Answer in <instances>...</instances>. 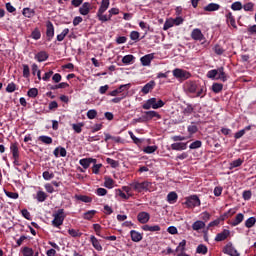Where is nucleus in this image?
I'll return each instance as SVG.
<instances>
[{"label": "nucleus", "mask_w": 256, "mask_h": 256, "mask_svg": "<svg viewBox=\"0 0 256 256\" xmlns=\"http://www.w3.org/2000/svg\"><path fill=\"white\" fill-rule=\"evenodd\" d=\"M35 59H37L39 63H43V61H47L49 59V54L45 51H40L36 54Z\"/></svg>", "instance_id": "nucleus-27"}, {"label": "nucleus", "mask_w": 256, "mask_h": 256, "mask_svg": "<svg viewBox=\"0 0 256 256\" xmlns=\"http://www.w3.org/2000/svg\"><path fill=\"white\" fill-rule=\"evenodd\" d=\"M68 234L74 238L81 237L83 235V233H81L79 230H76V229H69Z\"/></svg>", "instance_id": "nucleus-58"}, {"label": "nucleus", "mask_w": 256, "mask_h": 256, "mask_svg": "<svg viewBox=\"0 0 256 256\" xmlns=\"http://www.w3.org/2000/svg\"><path fill=\"white\" fill-rule=\"evenodd\" d=\"M46 37L47 41H52L55 37V26H53L52 21L46 22Z\"/></svg>", "instance_id": "nucleus-8"}, {"label": "nucleus", "mask_w": 256, "mask_h": 256, "mask_svg": "<svg viewBox=\"0 0 256 256\" xmlns=\"http://www.w3.org/2000/svg\"><path fill=\"white\" fill-rule=\"evenodd\" d=\"M23 77L25 79H29L31 77V70L29 69V65L23 64Z\"/></svg>", "instance_id": "nucleus-51"}, {"label": "nucleus", "mask_w": 256, "mask_h": 256, "mask_svg": "<svg viewBox=\"0 0 256 256\" xmlns=\"http://www.w3.org/2000/svg\"><path fill=\"white\" fill-rule=\"evenodd\" d=\"M187 149V143L185 142H176L171 144L172 151H185Z\"/></svg>", "instance_id": "nucleus-19"}, {"label": "nucleus", "mask_w": 256, "mask_h": 256, "mask_svg": "<svg viewBox=\"0 0 256 256\" xmlns=\"http://www.w3.org/2000/svg\"><path fill=\"white\" fill-rule=\"evenodd\" d=\"M113 185H115V181L112 180V178L105 177L104 187H106V189H113Z\"/></svg>", "instance_id": "nucleus-44"}, {"label": "nucleus", "mask_w": 256, "mask_h": 256, "mask_svg": "<svg viewBox=\"0 0 256 256\" xmlns=\"http://www.w3.org/2000/svg\"><path fill=\"white\" fill-rule=\"evenodd\" d=\"M130 236L134 243H139L140 241H143V234L137 232V230H131Z\"/></svg>", "instance_id": "nucleus-21"}, {"label": "nucleus", "mask_w": 256, "mask_h": 256, "mask_svg": "<svg viewBox=\"0 0 256 256\" xmlns=\"http://www.w3.org/2000/svg\"><path fill=\"white\" fill-rule=\"evenodd\" d=\"M80 165L83 169H89L91 167V163H97V159L95 158H83L79 160Z\"/></svg>", "instance_id": "nucleus-16"}, {"label": "nucleus", "mask_w": 256, "mask_h": 256, "mask_svg": "<svg viewBox=\"0 0 256 256\" xmlns=\"http://www.w3.org/2000/svg\"><path fill=\"white\" fill-rule=\"evenodd\" d=\"M193 111H195V106L187 104L186 107L183 109V114L189 117V115H192Z\"/></svg>", "instance_id": "nucleus-41"}, {"label": "nucleus", "mask_w": 256, "mask_h": 256, "mask_svg": "<svg viewBox=\"0 0 256 256\" xmlns=\"http://www.w3.org/2000/svg\"><path fill=\"white\" fill-rule=\"evenodd\" d=\"M231 9L232 11H241V9H243V4L239 1H236L232 3Z\"/></svg>", "instance_id": "nucleus-57"}, {"label": "nucleus", "mask_w": 256, "mask_h": 256, "mask_svg": "<svg viewBox=\"0 0 256 256\" xmlns=\"http://www.w3.org/2000/svg\"><path fill=\"white\" fill-rule=\"evenodd\" d=\"M219 9H221V5L217 3H210L204 7V11L208 12L219 11Z\"/></svg>", "instance_id": "nucleus-30"}, {"label": "nucleus", "mask_w": 256, "mask_h": 256, "mask_svg": "<svg viewBox=\"0 0 256 256\" xmlns=\"http://www.w3.org/2000/svg\"><path fill=\"white\" fill-rule=\"evenodd\" d=\"M143 231H150L151 233H155L157 231H161V226L159 225H154L150 226L148 224L142 226Z\"/></svg>", "instance_id": "nucleus-29"}, {"label": "nucleus", "mask_w": 256, "mask_h": 256, "mask_svg": "<svg viewBox=\"0 0 256 256\" xmlns=\"http://www.w3.org/2000/svg\"><path fill=\"white\" fill-rule=\"evenodd\" d=\"M88 119H95L97 117V110L91 109L87 112Z\"/></svg>", "instance_id": "nucleus-63"}, {"label": "nucleus", "mask_w": 256, "mask_h": 256, "mask_svg": "<svg viewBox=\"0 0 256 256\" xmlns=\"http://www.w3.org/2000/svg\"><path fill=\"white\" fill-rule=\"evenodd\" d=\"M14 91H17V84L14 82H11L6 87L7 93H14Z\"/></svg>", "instance_id": "nucleus-55"}, {"label": "nucleus", "mask_w": 256, "mask_h": 256, "mask_svg": "<svg viewBox=\"0 0 256 256\" xmlns=\"http://www.w3.org/2000/svg\"><path fill=\"white\" fill-rule=\"evenodd\" d=\"M90 243L92 244V247L96 249V251H103V246H101V242H99V239H97V237L91 235Z\"/></svg>", "instance_id": "nucleus-20"}, {"label": "nucleus", "mask_w": 256, "mask_h": 256, "mask_svg": "<svg viewBox=\"0 0 256 256\" xmlns=\"http://www.w3.org/2000/svg\"><path fill=\"white\" fill-rule=\"evenodd\" d=\"M54 219L52 220V226L56 227L57 229L61 228V225H63V221H65V210L64 209H58L56 213L53 214Z\"/></svg>", "instance_id": "nucleus-3"}, {"label": "nucleus", "mask_w": 256, "mask_h": 256, "mask_svg": "<svg viewBox=\"0 0 256 256\" xmlns=\"http://www.w3.org/2000/svg\"><path fill=\"white\" fill-rule=\"evenodd\" d=\"M38 141H41L42 143H44V145H51V143H53V138H51L50 136H39L38 137Z\"/></svg>", "instance_id": "nucleus-37"}, {"label": "nucleus", "mask_w": 256, "mask_h": 256, "mask_svg": "<svg viewBox=\"0 0 256 256\" xmlns=\"http://www.w3.org/2000/svg\"><path fill=\"white\" fill-rule=\"evenodd\" d=\"M54 157H67V150L61 146L56 147L53 151Z\"/></svg>", "instance_id": "nucleus-26"}, {"label": "nucleus", "mask_w": 256, "mask_h": 256, "mask_svg": "<svg viewBox=\"0 0 256 256\" xmlns=\"http://www.w3.org/2000/svg\"><path fill=\"white\" fill-rule=\"evenodd\" d=\"M130 87H131V84L120 85L117 89L109 92L108 95L110 97H117V95H119V93H123V91H129Z\"/></svg>", "instance_id": "nucleus-9"}, {"label": "nucleus", "mask_w": 256, "mask_h": 256, "mask_svg": "<svg viewBox=\"0 0 256 256\" xmlns=\"http://www.w3.org/2000/svg\"><path fill=\"white\" fill-rule=\"evenodd\" d=\"M185 247H187V240H182L176 247L175 253H177L178 256H189V254L185 253Z\"/></svg>", "instance_id": "nucleus-12"}, {"label": "nucleus", "mask_w": 256, "mask_h": 256, "mask_svg": "<svg viewBox=\"0 0 256 256\" xmlns=\"http://www.w3.org/2000/svg\"><path fill=\"white\" fill-rule=\"evenodd\" d=\"M185 89L187 93H196L197 89H199V84L195 81H188L185 84Z\"/></svg>", "instance_id": "nucleus-14"}, {"label": "nucleus", "mask_w": 256, "mask_h": 256, "mask_svg": "<svg viewBox=\"0 0 256 256\" xmlns=\"http://www.w3.org/2000/svg\"><path fill=\"white\" fill-rule=\"evenodd\" d=\"M161 107H165V102L157 98H150L142 105V109H145L146 111H149V109H161Z\"/></svg>", "instance_id": "nucleus-2"}, {"label": "nucleus", "mask_w": 256, "mask_h": 256, "mask_svg": "<svg viewBox=\"0 0 256 256\" xmlns=\"http://www.w3.org/2000/svg\"><path fill=\"white\" fill-rule=\"evenodd\" d=\"M173 25H175L173 22V19L166 20L164 23V26H163V31H168V29H171V27H173Z\"/></svg>", "instance_id": "nucleus-61"}, {"label": "nucleus", "mask_w": 256, "mask_h": 256, "mask_svg": "<svg viewBox=\"0 0 256 256\" xmlns=\"http://www.w3.org/2000/svg\"><path fill=\"white\" fill-rule=\"evenodd\" d=\"M30 38L34 39V41H39L41 39V30L38 27L34 28L30 34Z\"/></svg>", "instance_id": "nucleus-31"}, {"label": "nucleus", "mask_w": 256, "mask_h": 256, "mask_svg": "<svg viewBox=\"0 0 256 256\" xmlns=\"http://www.w3.org/2000/svg\"><path fill=\"white\" fill-rule=\"evenodd\" d=\"M152 89H155V81L151 80L150 82H148L147 84H145L142 89L141 92L144 95H147Z\"/></svg>", "instance_id": "nucleus-23"}, {"label": "nucleus", "mask_w": 256, "mask_h": 256, "mask_svg": "<svg viewBox=\"0 0 256 256\" xmlns=\"http://www.w3.org/2000/svg\"><path fill=\"white\" fill-rule=\"evenodd\" d=\"M254 7L255 4L253 2H248L242 6V9H244V11H253Z\"/></svg>", "instance_id": "nucleus-62"}, {"label": "nucleus", "mask_w": 256, "mask_h": 256, "mask_svg": "<svg viewBox=\"0 0 256 256\" xmlns=\"http://www.w3.org/2000/svg\"><path fill=\"white\" fill-rule=\"evenodd\" d=\"M206 95H207V87L198 86L195 97H201V99H203V97H205Z\"/></svg>", "instance_id": "nucleus-34"}, {"label": "nucleus", "mask_w": 256, "mask_h": 256, "mask_svg": "<svg viewBox=\"0 0 256 256\" xmlns=\"http://www.w3.org/2000/svg\"><path fill=\"white\" fill-rule=\"evenodd\" d=\"M208 251L209 249L205 246V244H200L196 248V253H198L199 255H207Z\"/></svg>", "instance_id": "nucleus-38"}, {"label": "nucleus", "mask_w": 256, "mask_h": 256, "mask_svg": "<svg viewBox=\"0 0 256 256\" xmlns=\"http://www.w3.org/2000/svg\"><path fill=\"white\" fill-rule=\"evenodd\" d=\"M150 186L151 182L149 181L132 182L130 184V187L133 189V191H136V193H143V191H149Z\"/></svg>", "instance_id": "nucleus-4"}, {"label": "nucleus", "mask_w": 256, "mask_h": 256, "mask_svg": "<svg viewBox=\"0 0 256 256\" xmlns=\"http://www.w3.org/2000/svg\"><path fill=\"white\" fill-rule=\"evenodd\" d=\"M155 59V54H146L145 56L141 57L140 61L143 67H149L151 65V61Z\"/></svg>", "instance_id": "nucleus-15"}, {"label": "nucleus", "mask_w": 256, "mask_h": 256, "mask_svg": "<svg viewBox=\"0 0 256 256\" xmlns=\"http://www.w3.org/2000/svg\"><path fill=\"white\" fill-rule=\"evenodd\" d=\"M83 127V123L72 124V129L75 131V133H81V131H83Z\"/></svg>", "instance_id": "nucleus-59"}, {"label": "nucleus", "mask_w": 256, "mask_h": 256, "mask_svg": "<svg viewBox=\"0 0 256 256\" xmlns=\"http://www.w3.org/2000/svg\"><path fill=\"white\" fill-rule=\"evenodd\" d=\"M22 14L24 15V17L31 19V17L35 16V10H33L31 8H24L22 11Z\"/></svg>", "instance_id": "nucleus-40"}, {"label": "nucleus", "mask_w": 256, "mask_h": 256, "mask_svg": "<svg viewBox=\"0 0 256 256\" xmlns=\"http://www.w3.org/2000/svg\"><path fill=\"white\" fill-rule=\"evenodd\" d=\"M95 215H97L96 210H89L83 214V219H85L86 221H91V219H93Z\"/></svg>", "instance_id": "nucleus-35"}, {"label": "nucleus", "mask_w": 256, "mask_h": 256, "mask_svg": "<svg viewBox=\"0 0 256 256\" xmlns=\"http://www.w3.org/2000/svg\"><path fill=\"white\" fill-rule=\"evenodd\" d=\"M222 253L224 255H229V256H241L239 251L233 246V242H228L222 249Z\"/></svg>", "instance_id": "nucleus-7"}, {"label": "nucleus", "mask_w": 256, "mask_h": 256, "mask_svg": "<svg viewBox=\"0 0 256 256\" xmlns=\"http://www.w3.org/2000/svg\"><path fill=\"white\" fill-rule=\"evenodd\" d=\"M212 91H213V93H221L223 91V84L213 83Z\"/></svg>", "instance_id": "nucleus-48"}, {"label": "nucleus", "mask_w": 256, "mask_h": 256, "mask_svg": "<svg viewBox=\"0 0 256 256\" xmlns=\"http://www.w3.org/2000/svg\"><path fill=\"white\" fill-rule=\"evenodd\" d=\"M191 38L194 41H205V35H203V32H201V29H199V28L192 30Z\"/></svg>", "instance_id": "nucleus-11"}, {"label": "nucleus", "mask_w": 256, "mask_h": 256, "mask_svg": "<svg viewBox=\"0 0 256 256\" xmlns=\"http://www.w3.org/2000/svg\"><path fill=\"white\" fill-rule=\"evenodd\" d=\"M187 131L189 135H195V133L199 131V127L196 126L195 122H192L190 125H188Z\"/></svg>", "instance_id": "nucleus-39"}, {"label": "nucleus", "mask_w": 256, "mask_h": 256, "mask_svg": "<svg viewBox=\"0 0 256 256\" xmlns=\"http://www.w3.org/2000/svg\"><path fill=\"white\" fill-rule=\"evenodd\" d=\"M133 59H135V56L126 55L122 58V63H124V65H131V63H133Z\"/></svg>", "instance_id": "nucleus-49"}, {"label": "nucleus", "mask_w": 256, "mask_h": 256, "mask_svg": "<svg viewBox=\"0 0 256 256\" xmlns=\"http://www.w3.org/2000/svg\"><path fill=\"white\" fill-rule=\"evenodd\" d=\"M193 231H200V229H205V222L197 220L192 224Z\"/></svg>", "instance_id": "nucleus-33"}, {"label": "nucleus", "mask_w": 256, "mask_h": 256, "mask_svg": "<svg viewBox=\"0 0 256 256\" xmlns=\"http://www.w3.org/2000/svg\"><path fill=\"white\" fill-rule=\"evenodd\" d=\"M184 205H186L188 209H195V207H199L201 205V200L199 199V196L192 195L186 198Z\"/></svg>", "instance_id": "nucleus-5"}, {"label": "nucleus", "mask_w": 256, "mask_h": 256, "mask_svg": "<svg viewBox=\"0 0 256 256\" xmlns=\"http://www.w3.org/2000/svg\"><path fill=\"white\" fill-rule=\"evenodd\" d=\"M158 147L156 145L154 146H147L143 149V151L147 154V155H151V153H155V151H157Z\"/></svg>", "instance_id": "nucleus-56"}, {"label": "nucleus", "mask_w": 256, "mask_h": 256, "mask_svg": "<svg viewBox=\"0 0 256 256\" xmlns=\"http://www.w3.org/2000/svg\"><path fill=\"white\" fill-rule=\"evenodd\" d=\"M28 97L35 99L39 95V90L37 88H30L27 92Z\"/></svg>", "instance_id": "nucleus-47"}, {"label": "nucleus", "mask_w": 256, "mask_h": 256, "mask_svg": "<svg viewBox=\"0 0 256 256\" xmlns=\"http://www.w3.org/2000/svg\"><path fill=\"white\" fill-rule=\"evenodd\" d=\"M47 197L48 195L44 191H38L36 194V199L39 203H43L44 201H46Z\"/></svg>", "instance_id": "nucleus-36"}, {"label": "nucleus", "mask_w": 256, "mask_h": 256, "mask_svg": "<svg viewBox=\"0 0 256 256\" xmlns=\"http://www.w3.org/2000/svg\"><path fill=\"white\" fill-rule=\"evenodd\" d=\"M91 11V4L89 2H84L82 6L79 8L80 15H89Z\"/></svg>", "instance_id": "nucleus-22"}, {"label": "nucleus", "mask_w": 256, "mask_h": 256, "mask_svg": "<svg viewBox=\"0 0 256 256\" xmlns=\"http://www.w3.org/2000/svg\"><path fill=\"white\" fill-rule=\"evenodd\" d=\"M22 255L23 256H39V252L33 251V248L24 247L22 249Z\"/></svg>", "instance_id": "nucleus-28"}, {"label": "nucleus", "mask_w": 256, "mask_h": 256, "mask_svg": "<svg viewBox=\"0 0 256 256\" xmlns=\"http://www.w3.org/2000/svg\"><path fill=\"white\" fill-rule=\"evenodd\" d=\"M116 195H118V197H121L122 199H125V201H127V200H129V198L133 197V195L125 194L124 191L121 189H116Z\"/></svg>", "instance_id": "nucleus-50"}, {"label": "nucleus", "mask_w": 256, "mask_h": 256, "mask_svg": "<svg viewBox=\"0 0 256 256\" xmlns=\"http://www.w3.org/2000/svg\"><path fill=\"white\" fill-rule=\"evenodd\" d=\"M128 135H130V138L132 139L133 143H135V145H141L143 143V139L137 138L132 131H129Z\"/></svg>", "instance_id": "nucleus-43"}, {"label": "nucleus", "mask_w": 256, "mask_h": 256, "mask_svg": "<svg viewBox=\"0 0 256 256\" xmlns=\"http://www.w3.org/2000/svg\"><path fill=\"white\" fill-rule=\"evenodd\" d=\"M110 2L109 0H102L101 5L97 11L96 17L102 22V23H107V21H111V17L113 15H119V8H112L108 11V15H104L105 11L109 9Z\"/></svg>", "instance_id": "nucleus-1"}, {"label": "nucleus", "mask_w": 256, "mask_h": 256, "mask_svg": "<svg viewBox=\"0 0 256 256\" xmlns=\"http://www.w3.org/2000/svg\"><path fill=\"white\" fill-rule=\"evenodd\" d=\"M139 27L142 29V31H145V35H147V33H149V29H151L149 24H147L145 21H140Z\"/></svg>", "instance_id": "nucleus-54"}, {"label": "nucleus", "mask_w": 256, "mask_h": 256, "mask_svg": "<svg viewBox=\"0 0 256 256\" xmlns=\"http://www.w3.org/2000/svg\"><path fill=\"white\" fill-rule=\"evenodd\" d=\"M137 219L139 223L145 225V223H149V219H151V215L147 212H140L137 215Z\"/></svg>", "instance_id": "nucleus-17"}, {"label": "nucleus", "mask_w": 256, "mask_h": 256, "mask_svg": "<svg viewBox=\"0 0 256 256\" xmlns=\"http://www.w3.org/2000/svg\"><path fill=\"white\" fill-rule=\"evenodd\" d=\"M229 235H231V231L224 229L222 232L216 235L215 241L217 242L225 241L229 237Z\"/></svg>", "instance_id": "nucleus-18"}, {"label": "nucleus", "mask_w": 256, "mask_h": 256, "mask_svg": "<svg viewBox=\"0 0 256 256\" xmlns=\"http://www.w3.org/2000/svg\"><path fill=\"white\" fill-rule=\"evenodd\" d=\"M217 75H219V71L217 69H213V70H209L206 76L208 77V79H215Z\"/></svg>", "instance_id": "nucleus-60"}, {"label": "nucleus", "mask_w": 256, "mask_h": 256, "mask_svg": "<svg viewBox=\"0 0 256 256\" xmlns=\"http://www.w3.org/2000/svg\"><path fill=\"white\" fill-rule=\"evenodd\" d=\"M161 119L160 114L157 111L150 110V111H145L143 115L144 121H151V119Z\"/></svg>", "instance_id": "nucleus-10"}, {"label": "nucleus", "mask_w": 256, "mask_h": 256, "mask_svg": "<svg viewBox=\"0 0 256 256\" xmlns=\"http://www.w3.org/2000/svg\"><path fill=\"white\" fill-rule=\"evenodd\" d=\"M245 221V215L243 213H238L234 219H232L229 223L231 227H237V225H241Z\"/></svg>", "instance_id": "nucleus-13"}, {"label": "nucleus", "mask_w": 256, "mask_h": 256, "mask_svg": "<svg viewBox=\"0 0 256 256\" xmlns=\"http://www.w3.org/2000/svg\"><path fill=\"white\" fill-rule=\"evenodd\" d=\"M243 165V159L238 158L230 163V169H235L237 167H241Z\"/></svg>", "instance_id": "nucleus-46"}, {"label": "nucleus", "mask_w": 256, "mask_h": 256, "mask_svg": "<svg viewBox=\"0 0 256 256\" xmlns=\"http://www.w3.org/2000/svg\"><path fill=\"white\" fill-rule=\"evenodd\" d=\"M173 76L176 78V79H182V81H185L189 78H191V73L187 70H183L181 68H175L173 71Z\"/></svg>", "instance_id": "nucleus-6"}, {"label": "nucleus", "mask_w": 256, "mask_h": 256, "mask_svg": "<svg viewBox=\"0 0 256 256\" xmlns=\"http://www.w3.org/2000/svg\"><path fill=\"white\" fill-rule=\"evenodd\" d=\"M247 33L249 35H256V24L249 26L247 28Z\"/></svg>", "instance_id": "nucleus-64"}, {"label": "nucleus", "mask_w": 256, "mask_h": 256, "mask_svg": "<svg viewBox=\"0 0 256 256\" xmlns=\"http://www.w3.org/2000/svg\"><path fill=\"white\" fill-rule=\"evenodd\" d=\"M75 199H77V201H82V203H91V201H93L91 197L86 195H76Z\"/></svg>", "instance_id": "nucleus-42"}, {"label": "nucleus", "mask_w": 256, "mask_h": 256, "mask_svg": "<svg viewBox=\"0 0 256 256\" xmlns=\"http://www.w3.org/2000/svg\"><path fill=\"white\" fill-rule=\"evenodd\" d=\"M10 153L12 154V157H20V155H19V143L12 142L10 144Z\"/></svg>", "instance_id": "nucleus-25"}, {"label": "nucleus", "mask_w": 256, "mask_h": 256, "mask_svg": "<svg viewBox=\"0 0 256 256\" xmlns=\"http://www.w3.org/2000/svg\"><path fill=\"white\" fill-rule=\"evenodd\" d=\"M226 23L228 25H231V27H233V29H237V23L235 22V16H233V13L228 12L226 14Z\"/></svg>", "instance_id": "nucleus-24"}, {"label": "nucleus", "mask_w": 256, "mask_h": 256, "mask_svg": "<svg viewBox=\"0 0 256 256\" xmlns=\"http://www.w3.org/2000/svg\"><path fill=\"white\" fill-rule=\"evenodd\" d=\"M201 147H203V142L196 140L190 144L189 149H201Z\"/></svg>", "instance_id": "nucleus-53"}, {"label": "nucleus", "mask_w": 256, "mask_h": 256, "mask_svg": "<svg viewBox=\"0 0 256 256\" xmlns=\"http://www.w3.org/2000/svg\"><path fill=\"white\" fill-rule=\"evenodd\" d=\"M42 177L45 181H51V179L55 178V174L53 172L50 173L49 171H44Z\"/></svg>", "instance_id": "nucleus-52"}, {"label": "nucleus", "mask_w": 256, "mask_h": 256, "mask_svg": "<svg viewBox=\"0 0 256 256\" xmlns=\"http://www.w3.org/2000/svg\"><path fill=\"white\" fill-rule=\"evenodd\" d=\"M255 223H256V218L250 217L245 221V227H247V229H251V227H255Z\"/></svg>", "instance_id": "nucleus-45"}, {"label": "nucleus", "mask_w": 256, "mask_h": 256, "mask_svg": "<svg viewBox=\"0 0 256 256\" xmlns=\"http://www.w3.org/2000/svg\"><path fill=\"white\" fill-rule=\"evenodd\" d=\"M177 199H179V196L176 194V192H170L167 195V201L170 203V205H173L174 203H177Z\"/></svg>", "instance_id": "nucleus-32"}]
</instances>
